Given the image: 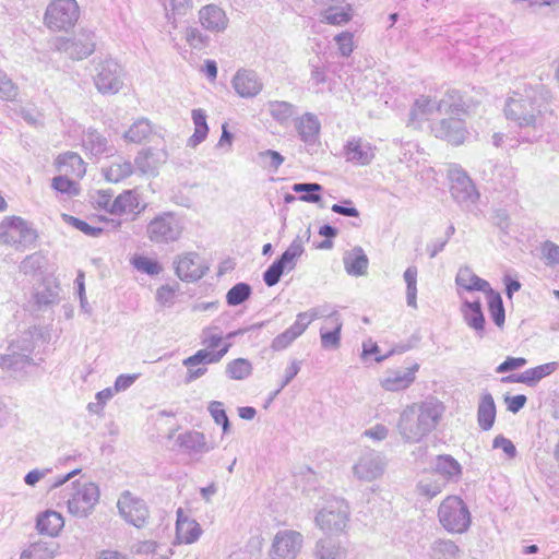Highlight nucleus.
I'll list each match as a JSON object with an SVG mask.
<instances>
[{
    "label": "nucleus",
    "mask_w": 559,
    "mask_h": 559,
    "mask_svg": "<svg viewBox=\"0 0 559 559\" xmlns=\"http://www.w3.org/2000/svg\"><path fill=\"white\" fill-rule=\"evenodd\" d=\"M444 406L435 397L407 405L400 414L396 428L405 443H417L436 429Z\"/></svg>",
    "instance_id": "f257e3e1"
},
{
    "label": "nucleus",
    "mask_w": 559,
    "mask_h": 559,
    "mask_svg": "<svg viewBox=\"0 0 559 559\" xmlns=\"http://www.w3.org/2000/svg\"><path fill=\"white\" fill-rule=\"evenodd\" d=\"M542 103L533 88L525 90L524 94L514 93L506 103L504 115L519 129L536 132L544 122Z\"/></svg>",
    "instance_id": "f03ea898"
},
{
    "label": "nucleus",
    "mask_w": 559,
    "mask_h": 559,
    "mask_svg": "<svg viewBox=\"0 0 559 559\" xmlns=\"http://www.w3.org/2000/svg\"><path fill=\"white\" fill-rule=\"evenodd\" d=\"M185 224L177 213L163 212L154 216L146 226V237L156 245H168L180 239Z\"/></svg>",
    "instance_id": "7ed1b4c3"
},
{
    "label": "nucleus",
    "mask_w": 559,
    "mask_h": 559,
    "mask_svg": "<svg viewBox=\"0 0 559 559\" xmlns=\"http://www.w3.org/2000/svg\"><path fill=\"white\" fill-rule=\"evenodd\" d=\"M438 519L441 526L449 533H465L472 522L466 503L457 496H448L439 506Z\"/></svg>",
    "instance_id": "20e7f679"
},
{
    "label": "nucleus",
    "mask_w": 559,
    "mask_h": 559,
    "mask_svg": "<svg viewBox=\"0 0 559 559\" xmlns=\"http://www.w3.org/2000/svg\"><path fill=\"white\" fill-rule=\"evenodd\" d=\"M349 507L343 499L326 503L316 515L314 522L320 530L330 534L344 532L349 521Z\"/></svg>",
    "instance_id": "39448f33"
},
{
    "label": "nucleus",
    "mask_w": 559,
    "mask_h": 559,
    "mask_svg": "<svg viewBox=\"0 0 559 559\" xmlns=\"http://www.w3.org/2000/svg\"><path fill=\"white\" fill-rule=\"evenodd\" d=\"M94 83L102 94H117L123 86V69L111 58L99 59L95 63Z\"/></svg>",
    "instance_id": "423d86ee"
},
{
    "label": "nucleus",
    "mask_w": 559,
    "mask_h": 559,
    "mask_svg": "<svg viewBox=\"0 0 559 559\" xmlns=\"http://www.w3.org/2000/svg\"><path fill=\"white\" fill-rule=\"evenodd\" d=\"M99 500V488L94 483H72L68 493V510L79 518H86Z\"/></svg>",
    "instance_id": "0eeeda50"
},
{
    "label": "nucleus",
    "mask_w": 559,
    "mask_h": 559,
    "mask_svg": "<svg viewBox=\"0 0 559 559\" xmlns=\"http://www.w3.org/2000/svg\"><path fill=\"white\" fill-rule=\"evenodd\" d=\"M80 16L75 0H53L45 13V23L50 29L67 31L72 27Z\"/></svg>",
    "instance_id": "6e6552de"
},
{
    "label": "nucleus",
    "mask_w": 559,
    "mask_h": 559,
    "mask_svg": "<svg viewBox=\"0 0 559 559\" xmlns=\"http://www.w3.org/2000/svg\"><path fill=\"white\" fill-rule=\"evenodd\" d=\"M55 47L57 51L72 60H83L91 56L96 48L95 34L92 31L82 29L71 38H57Z\"/></svg>",
    "instance_id": "1a4fd4ad"
},
{
    "label": "nucleus",
    "mask_w": 559,
    "mask_h": 559,
    "mask_svg": "<svg viewBox=\"0 0 559 559\" xmlns=\"http://www.w3.org/2000/svg\"><path fill=\"white\" fill-rule=\"evenodd\" d=\"M450 192L452 198L464 207H469L479 199L473 180L467 173L457 165H453L449 169Z\"/></svg>",
    "instance_id": "9d476101"
},
{
    "label": "nucleus",
    "mask_w": 559,
    "mask_h": 559,
    "mask_svg": "<svg viewBox=\"0 0 559 559\" xmlns=\"http://www.w3.org/2000/svg\"><path fill=\"white\" fill-rule=\"evenodd\" d=\"M34 348L32 334L24 333L20 341L10 345V353L0 357V367L14 372L24 370L27 366L34 365L31 358Z\"/></svg>",
    "instance_id": "9b49d317"
},
{
    "label": "nucleus",
    "mask_w": 559,
    "mask_h": 559,
    "mask_svg": "<svg viewBox=\"0 0 559 559\" xmlns=\"http://www.w3.org/2000/svg\"><path fill=\"white\" fill-rule=\"evenodd\" d=\"M304 544V536L293 530L278 531L273 539L271 556L273 559H296Z\"/></svg>",
    "instance_id": "f8f14e48"
},
{
    "label": "nucleus",
    "mask_w": 559,
    "mask_h": 559,
    "mask_svg": "<svg viewBox=\"0 0 559 559\" xmlns=\"http://www.w3.org/2000/svg\"><path fill=\"white\" fill-rule=\"evenodd\" d=\"M117 507L123 519L138 528L143 527L148 519L146 503L134 497L130 491H124L118 499Z\"/></svg>",
    "instance_id": "ddd939ff"
},
{
    "label": "nucleus",
    "mask_w": 559,
    "mask_h": 559,
    "mask_svg": "<svg viewBox=\"0 0 559 559\" xmlns=\"http://www.w3.org/2000/svg\"><path fill=\"white\" fill-rule=\"evenodd\" d=\"M385 467L383 456L376 451L364 453L354 465V475L365 481H371L380 477Z\"/></svg>",
    "instance_id": "4468645a"
},
{
    "label": "nucleus",
    "mask_w": 559,
    "mask_h": 559,
    "mask_svg": "<svg viewBox=\"0 0 559 559\" xmlns=\"http://www.w3.org/2000/svg\"><path fill=\"white\" fill-rule=\"evenodd\" d=\"M174 263L177 276L186 282H195L207 271L201 257L194 252L179 255Z\"/></svg>",
    "instance_id": "2eb2a0df"
},
{
    "label": "nucleus",
    "mask_w": 559,
    "mask_h": 559,
    "mask_svg": "<svg viewBox=\"0 0 559 559\" xmlns=\"http://www.w3.org/2000/svg\"><path fill=\"white\" fill-rule=\"evenodd\" d=\"M168 159L165 148L147 147L141 150L134 158V166L142 175L156 176L158 169Z\"/></svg>",
    "instance_id": "dca6fc26"
},
{
    "label": "nucleus",
    "mask_w": 559,
    "mask_h": 559,
    "mask_svg": "<svg viewBox=\"0 0 559 559\" xmlns=\"http://www.w3.org/2000/svg\"><path fill=\"white\" fill-rule=\"evenodd\" d=\"M231 85L242 98L255 97L263 90V82L258 73L249 69H239L231 80Z\"/></svg>",
    "instance_id": "f3484780"
},
{
    "label": "nucleus",
    "mask_w": 559,
    "mask_h": 559,
    "mask_svg": "<svg viewBox=\"0 0 559 559\" xmlns=\"http://www.w3.org/2000/svg\"><path fill=\"white\" fill-rule=\"evenodd\" d=\"M431 130L437 138L454 145L462 144L467 135L464 121L454 117L441 119L432 126Z\"/></svg>",
    "instance_id": "a211bd4d"
},
{
    "label": "nucleus",
    "mask_w": 559,
    "mask_h": 559,
    "mask_svg": "<svg viewBox=\"0 0 559 559\" xmlns=\"http://www.w3.org/2000/svg\"><path fill=\"white\" fill-rule=\"evenodd\" d=\"M82 145L86 152L95 157H109L117 152L108 139L95 129H88L83 133Z\"/></svg>",
    "instance_id": "6ab92c4d"
},
{
    "label": "nucleus",
    "mask_w": 559,
    "mask_h": 559,
    "mask_svg": "<svg viewBox=\"0 0 559 559\" xmlns=\"http://www.w3.org/2000/svg\"><path fill=\"white\" fill-rule=\"evenodd\" d=\"M558 368V362H547L544 365H539L534 368H530L520 374H510L502 378V382L506 383H524L528 386L535 385L543 378L551 374Z\"/></svg>",
    "instance_id": "aec40b11"
},
{
    "label": "nucleus",
    "mask_w": 559,
    "mask_h": 559,
    "mask_svg": "<svg viewBox=\"0 0 559 559\" xmlns=\"http://www.w3.org/2000/svg\"><path fill=\"white\" fill-rule=\"evenodd\" d=\"M199 21L205 29L213 33L224 32L228 26V17L225 11L215 4L203 7L199 11Z\"/></svg>",
    "instance_id": "412c9836"
},
{
    "label": "nucleus",
    "mask_w": 559,
    "mask_h": 559,
    "mask_svg": "<svg viewBox=\"0 0 559 559\" xmlns=\"http://www.w3.org/2000/svg\"><path fill=\"white\" fill-rule=\"evenodd\" d=\"M344 153L347 162L356 165H368L374 157L371 144L361 138H353L345 147Z\"/></svg>",
    "instance_id": "4be33fe9"
},
{
    "label": "nucleus",
    "mask_w": 559,
    "mask_h": 559,
    "mask_svg": "<svg viewBox=\"0 0 559 559\" xmlns=\"http://www.w3.org/2000/svg\"><path fill=\"white\" fill-rule=\"evenodd\" d=\"M419 369L418 364H414L406 370H394L388 372V374L381 380V385L384 390L390 392H397L405 390L411 386L415 381V374Z\"/></svg>",
    "instance_id": "5701e85b"
},
{
    "label": "nucleus",
    "mask_w": 559,
    "mask_h": 559,
    "mask_svg": "<svg viewBox=\"0 0 559 559\" xmlns=\"http://www.w3.org/2000/svg\"><path fill=\"white\" fill-rule=\"evenodd\" d=\"M295 128L300 140L307 145H314L318 142L321 123L314 114L306 112L295 121Z\"/></svg>",
    "instance_id": "b1692460"
},
{
    "label": "nucleus",
    "mask_w": 559,
    "mask_h": 559,
    "mask_svg": "<svg viewBox=\"0 0 559 559\" xmlns=\"http://www.w3.org/2000/svg\"><path fill=\"white\" fill-rule=\"evenodd\" d=\"M139 195L134 190H124L114 201L110 207V214L123 215L134 214V218L145 210L146 205L140 209Z\"/></svg>",
    "instance_id": "393cba45"
},
{
    "label": "nucleus",
    "mask_w": 559,
    "mask_h": 559,
    "mask_svg": "<svg viewBox=\"0 0 559 559\" xmlns=\"http://www.w3.org/2000/svg\"><path fill=\"white\" fill-rule=\"evenodd\" d=\"M202 534L200 524L183 514L182 509L177 511L176 538L179 543L192 544L197 542Z\"/></svg>",
    "instance_id": "a878e982"
},
{
    "label": "nucleus",
    "mask_w": 559,
    "mask_h": 559,
    "mask_svg": "<svg viewBox=\"0 0 559 559\" xmlns=\"http://www.w3.org/2000/svg\"><path fill=\"white\" fill-rule=\"evenodd\" d=\"M325 324L332 328L331 331H326L325 326L320 329L321 346L323 349L335 350L341 346V331L343 322L337 311H332L328 316Z\"/></svg>",
    "instance_id": "bb28decb"
},
{
    "label": "nucleus",
    "mask_w": 559,
    "mask_h": 559,
    "mask_svg": "<svg viewBox=\"0 0 559 559\" xmlns=\"http://www.w3.org/2000/svg\"><path fill=\"white\" fill-rule=\"evenodd\" d=\"M312 555L314 559H346L347 549L341 542L326 536L316 542Z\"/></svg>",
    "instance_id": "cd10ccee"
},
{
    "label": "nucleus",
    "mask_w": 559,
    "mask_h": 559,
    "mask_svg": "<svg viewBox=\"0 0 559 559\" xmlns=\"http://www.w3.org/2000/svg\"><path fill=\"white\" fill-rule=\"evenodd\" d=\"M432 469L442 476L445 484L448 481H457L462 476V465L450 454L437 455Z\"/></svg>",
    "instance_id": "c85d7f7f"
},
{
    "label": "nucleus",
    "mask_w": 559,
    "mask_h": 559,
    "mask_svg": "<svg viewBox=\"0 0 559 559\" xmlns=\"http://www.w3.org/2000/svg\"><path fill=\"white\" fill-rule=\"evenodd\" d=\"M465 323L475 332L479 337H483L485 332V317L481 310L480 300L475 301L464 300L461 308Z\"/></svg>",
    "instance_id": "c756f323"
},
{
    "label": "nucleus",
    "mask_w": 559,
    "mask_h": 559,
    "mask_svg": "<svg viewBox=\"0 0 559 559\" xmlns=\"http://www.w3.org/2000/svg\"><path fill=\"white\" fill-rule=\"evenodd\" d=\"M343 262L347 274L352 276L365 275L369 265L368 257L358 246L344 253Z\"/></svg>",
    "instance_id": "7c9ffc66"
},
{
    "label": "nucleus",
    "mask_w": 559,
    "mask_h": 559,
    "mask_svg": "<svg viewBox=\"0 0 559 559\" xmlns=\"http://www.w3.org/2000/svg\"><path fill=\"white\" fill-rule=\"evenodd\" d=\"M455 283L459 287H462L467 292L477 290L485 294L491 288L490 284L486 280L477 276L468 266L460 267L455 277Z\"/></svg>",
    "instance_id": "2f4dec72"
},
{
    "label": "nucleus",
    "mask_w": 559,
    "mask_h": 559,
    "mask_svg": "<svg viewBox=\"0 0 559 559\" xmlns=\"http://www.w3.org/2000/svg\"><path fill=\"white\" fill-rule=\"evenodd\" d=\"M496 420V404L490 393H483L477 408V421L479 427L488 431Z\"/></svg>",
    "instance_id": "473e14b6"
},
{
    "label": "nucleus",
    "mask_w": 559,
    "mask_h": 559,
    "mask_svg": "<svg viewBox=\"0 0 559 559\" xmlns=\"http://www.w3.org/2000/svg\"><path fill=\"white\" fill-rule=\"evenodd\" d=\"M230 346L231 344L227 343L217 352L209 350V348L200 349L194 355L183 359L182 364L186 367L216 364L228 353Z\"/></svg>",
    "instance_id": "72a5a7b5"
},
{
    "label": "nucleus",
    "mask_w": 559,
    "mask_h": 559,
    "mask_svg": "<svg viewBox=\"0 0 559 559\" xmlns=\"http://www.w3.org/2000/svg\"><path fill=\"white\" fill-rule=\"evenodd\" d=\"M64 525L63 518L60 513L47 510L37 518L36 527L40 534L50 537L57 536Z\"/></svg>",
    "instance_id": "f704fd0d"
},
{
    "label": "nucleus",
    "mask_w": 559,
    "mask_h": 559,
    "mask_svg": "<svg viewBox=\"0 0 559 559\" xmlns=\"http://www.w3.org/2000/svg\"><path fill=\"white\" fill-rule=\"evenodd\" d=\"M438 102L429 97L420 96L417 98L409 110V123L417 126L423 120L428 119L431 115L437 112Z\"/></svg>",
    "instance_id": "c9c22d12"
},
{
    "label": "nucleus",
    "mask_w": 559,
    "mask_h": 559,
    "mask_svg": "<svg viewBox=\"0 0 559 559\" xmlns=\"http://www.w3.org/2000/svg\"><path fill=\"white\" fill-rule=\"evenodd\" d=\"M304 241L300 236H297L288 246V248L282 253V255L274 262L280 264V267L285 271H292L297 264V260L302 255Z\"/></svg>",
    "instance_id": "e433bc0d"
},
{
    "label": "nucleus",
    "mask_w": 559,
    "mask_h": 559,
    "mask_svg": "<svg viewBox=\"0 0 559 559\" xmlns=\"http://www.w3.org/2000/svg\"><path fill=\"white\" fill-rule=\"evenodd\" d=\"M270 116L281 126H285L296 115V106L285 100H269L266 103Z\"/></svg>",
    "instance_id": "4c0bfd02"
},
{
    "label": "nucleus",
    "mask_w": 559,
    "mask_h": 559,
    "mask_svg": "<svg viewBox=\"0 0 559 559\" xmlns=\"http://www.w3.org/2000/svg\"><path fill=\"white\" fill-rule=\"evenodd\" d=\"M437 110L438 112L460 115L466 111V104L459 91L451 90L438 102Z\"/></svg>",
    "instance_id": "58836bf2"
},
{
    "label": "nucleus",
    "mask_w": 559,
    "mask_h": 559,
    "mask_svg": "<svg viewBox=\"0 0 559 559\" xmlns=\"http://www.w3.org/2000/svg\"><path fill=\"white\" fill-rule=\"evenodd\" d=\"M57 550L55 542H36L22 551L21 559H52Z\"/></svg>",
    "instance_id": "ea45409f"
},
{
    "label": "nucleus",
    "mask_w": 559,
    "mask_h": 559,
    "mask_svg": "<svg viewBox=\"0 0 559 559\" xmlns=\"http://www.w3.org/2000/svg\"><path fill=\"white\" fill-rule=\"evenodd\" d=\"M191 116L194 123V132L188 139V146L195 147L206 139L209 127L206 123V114L203 109H193Z\"/></svg>",
    "instance_id": "a19ab883"
},
{
    "label": "nucleus",
    "mask_w": 559,
    "mask_h": 559,
    "mask_svg": "<svg viewBox=\"0 0 559 559\" xmlns=\"http://www.w3.org/2000/svg\"><path fill=\"white\" fill-rule=\"evenodd\" d=\"M460 555V547L450 539H437L430 547L432 559H459Z\"/></svg>",
    "instance_id": "79ce46f5"
},
{
    "label": "nucleus",
    "mask_w": 559,
    "mask_h": 559,
    "mask_svg": "<svg viewBox=\"0 0 559 559\" xmlns=\"http://www.w3.org/2000/svg\"><path fill=\"white\" fill-rule=\"evenodd\" d=\"M134 171V167L129 160L120 158L110 166L103 168V175L110 182H120L130 177Z\"/></svg>",
    "instance_id": "37998d69"
},
{
    "label": "nucleus",
    "mask_w": 559,
    "mask_h": 559,
    "mask_svg": "<svg viewBox=\"0 0 559 559\" xmlns=\"http://www.w3.org/2000/svg\"><path fill=\"white\" fill-rule=\"evenodd\" d=\"M178 442L181 448L193 452L205 453L213 449L206 444L204 435L199 431L179 435Z\"/></svg>",
    "instance_id": "c03bdc74"
},
{
    "label": "nucleus",
    "mask_w": 559,
    "mask_h": 559,
    "mask_svg": "<svg viewBox=\"0 0 559 559\" xmlns=\"http://www.w3.org/2000/svg\"><path fill=\"white\" fill-rule=\"evenodd\" d=\"M488 301V310L495 324L501 328L506 321V311L500 293L490 288L485 293Z\"/></svg>",
    "instance_id": "a18cd8bd"
},
{
    "label": "nucleus",
    "mask_w": 559,
    "mask_h": 559,
    "mask_svg": "<svg viewBox=\"0 0 559 559\" xmlns=\"http://www.w3.org/2000/svg\"><path fill=\"white\" fill-rule=\"evenodd\" d=\"M297 321L285 330L283 333L275 336L271 343V348L274 352H280L287 348L296 338H298L305 331Z\"/></svg>",
    "instance_id": "49530a36"
},
{
    "label": "nucleus",
    "mask_w": 559,
    "mask_h": 559,
    "mask_svg": "<svg viewBox=\"0 0 559 559\" xmlns=\"http://www.w3.org/2000/svg\"><path fill=\"white\" fill-rule=\"evenodd\" d=\"M152 131L151 122L142 118L133 122L123 136L132 143H141L150 136Z\"/></svg>",
    "instance_id": "de8ad7c7"
},
{
    "label": "nucleus",
    "mask_w": 559,
    "mask_h": 559,
    "mask_svg": "<svg viewBox=\"0 0 559 559\" xmlns=\"http://www.w3.org/2000/svg\"><path fill=\"white\" fill-rule=\"evenodd\" d=\"M1 228H5L4 230L19 231L20 234H23L22 238H24V240H36L37 238L36 231L28 226L26 221L19 216L7 217L3 221Z\"/></svg>",
    "instance_id": "09e8293b"
},
{
    "label": "nucleus",
    "mask_w": 559,
    "mask_h": 559,
    "mask_svg": "<svg viewBox=\"0 0 559 559\" xmlns=\"http://www.w3.org/2000/svg\"><path fill=\"white\" fill-rule=\"evenodd\" d=\"M353 17L352 9L330 7L322 12V21L331 25H342L349 22Z\"/></svg>",
    "instance_id": "8fccbe9b"
},
{
    "label": "nucleus",
    "mask_w": 559,
    "mask_h": 559,
    "mask_svg": "<svg viewBox=\"0 0 559 559\" xmlns=\"http://www.w3.org/2000/svg\"><path fill=\"white\" fill-rule=\"evenodd\" d=\"M252 373V365L248 359L237 358L226 366V374L233 380H243Z\"/></svg>",
    "instance_id": "3c124183"
},
{
    "label": "nucleus",
    "mask_w": 559,
    "mask_h": 559,
    "mask_svg": "<svg viewBox=\"0 0 559 559\" xmlns=\"http://www.w3.org/2000/svg\"><path fill=\"white\" fill-rule=\"evenodd\" d=\"M292 189L294 192L302 193L299 200L304 202L318 203L321 201L319 192L322 191L323 188L317 182L295 183Z\"/></svg>",
    "instance_id": "603ef678"
},
{
    "label": "nucleus",
    "mask_w": 559,
    "mask_h": 559,
    "mask_svg": "<svg viewBox=\"0 0 559 559\" xmlns=\"http://www.w3.org/2000/svg\"><path fill=\"white\" fill-rule=\"evenodd\" d=\"M251 286L247 283H237L226 294L228 306L235 307L248 300L251 296Z\"/></svg>",
    "instance_id": "864d4df0"
},
{
    "label": "nucleus",
    "mask_w": 559,
    "mask_h": 559,
    "mask_svg": "<svg viewBox=\"0 0 559 559\" xmlns=\"http://www.w3.org/2000/svg\"><path fill=\"white\" fill-rule=\"evenodd\" d=\"M207 411L211 414L215 424L221 425L223 433L227 435L230 432V421L224 409V404L219 401H212L209 403Z\"/></svg>",
    "instance_id": "5fc2aeb1"
},
{
    "label": "nucleus",
    "mask_w": 559,
    "mask_h": 559,
    "mask_svg": "<svg viewBox=\"0 0 559 559\" xmlns=\"http://www.w3.org/2000/svg\"><path fill=\"white\" fill-rule=\"evenodd\" d=\"M185 39L191 48L197 50H202L210 44V37L193 26L186 28Z\"/></svg>",
    "instance_id": "6e6d98bb"
},
{
    "label": "nucleus",
    "mask_w": 559,
    "mask_h": 559,
    "mask_svg": "<svg viewBox=\"0 0 559 559\" xmlns=\"http://www.w3.org/2000/svg\"><path fill=\"white\" fill-rule=\"evenodd\" d=\"M445 486V481L431 478H424L417 484L419 495L432 499L438 496Z\"/></svg>",
    "instance_id": "4d7b16f0"
},
{
    "label": "nucleus",
    "mask_w": 559,
    "mask_h": 559,
    "mask_svg": "<svg viewBox=\"0 0 559 559\" xmlns=\"http://www.w3.org/2000/svg\"><path fill=\"white\" fill-rule=\"evenodd\" d=\"M17 86L9 75L0 70V100H13L17 96Z\"/></svg>",
    "instance_id": "13d9d810"
},
{
    "label": "nucleus",
    "mask_w": 559,
    "mask_h": 559,
    "mask_svg": "<svg viewBox=\"0 0 559 559\" xmlns=\"http://www.w3.org/2000/svg\"><path fill=\"white\" fill-rule=\"evenodd\" d=\"M132 264L138 271L148 275H158L163 271L162 265L157 261L147 257H135Z\"/></svg>",
    "instance_id": "bf43d9fd"
},
{
    "label": "nucleus",
    "mask_w": 559,
    "mask_h": 559,
    "mask_svg": "<svg viewBox=\"0 0 559 559\" xmlns=\"http://www.w3.org/2000/svg\"><path fill=\"white\" fill-rule=\"evenodd\" d=\"M260 163L273 171H276L284 163L285 158L276 151L265 150L258 154Z\"/></svg>",
    "instance_id": "052dcab7"
},
{
    "label": "nucleus",
    "mask_w": 559,
    "mask_h": 559,
    "mask_svg": "<svg viewBox=\"0 0 559 559\" xmlns=\"http://www.w3.org/2000/svg\"><path fill=\"white\" fill-rule=\"evenodd\" d=\"M328 316L329 314H326L325 307H316L308 311L299 312L296 317V321L299 324H301L302 325L301 328L304 329V331H306L312 321H314L316 319L322 318V317L328 318Z\"/></svg>",
    "instance_id": "680f3d73"
},
{
    "label": "nucleus",
    "mask_w": 559,
    "mask_h": 559,
    "mask_svg": "<svg viewBox=\"0 0 559 559\" xmlns=\"http://www.w3.org/2000/svg\"><path fill=\"white\" fill-rule=\"evenodd\" d=\"M22 235L23 234H20L19 231L3 230L0 233V241L7 245L15 246L17 248H25L35 242V240H24Z\"/></svg>",
    "instance_id": "e2e57ef3"
},
{
    "label": "nucleus",
    "mask_w": 559,
    "mask_h": 559,
    "mask_svg": "<svg viewBox=\"0 0 559 559\" xmlns=\"http://www.w3.org/2000/svg\"><path fill=\"white\" fill-rule=\"evenodd\" d=\"M44 263V257L36 252L31 255H27L20 265V270L25 273L29 274L33 272H36L37 270H40L43 267Z\"/></svg>",
    "instance_id": "0e129e2a"
},
{
    "label": "nucleus",
    "mask_w": 559,
    "mask_h": 559,
    "mask_svg": "<svg viewBox=\"0 0 559 559\" xmlns=\"http://www.w3.org/2000/svg\"><path fill=\"white\" fill-rule=\"evenodd\" d=\"M67 221L76 229L84 233L87 236L97 237L99 236L104 229L100 227H94L87 224L85 221L73 217V216H66Z\"/></svg>",
    "instance_id": "69168bd1"
},
{
    "label": "nucleus",
    "mask_w": 559,
    "mask_h": 559,
    "mask_svg": "<svg viewBox=\"0 0 559 559\" xmlns=\"http://www.w3.org/2000/svg\"><path fill=\"white\" fill-rule=\"evenodd\" d=\"M335 41L338 46V51L343 57H348L353 52L354 43L352 33L342 32L335 36Z\"/></svg>",
    "instance_id": "338daca9"
},
{
    "label": "nucleus",
    "mask_w": 559,
    "mask_h": 559,
    "mask_svg": "<svg viewBox=\"0 0 559 559\" xmlns=\"http://www.w3.org/2000/svg\"><path fill=\"white\" fill-rule=\"evenodd\" d=\"M542 252L547 264H559V246L547 240L543 243Z\"/></svg>",
    "instance_id": "774afa93"
}]
</instances>
